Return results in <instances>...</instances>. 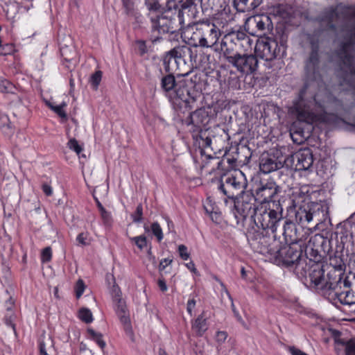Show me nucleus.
Wrapping results in <instances>:
<instances>
[{"instance_id": "obj_51", "label": "nucleus", "mask_w": 355, "mask_h": 355, "mask_svg": "<svg viewBox=\"0 0 355 355\" xmlns=\"http://www.w3.org/2000/svg\"><path fill=\"white\" fill-rule=\"evenodd\" d=\"M157 284H158V286H159V289L162 292H166L167 291L168 287L166 286V284L165 279L164 278V276H161L159 275V277L158 281H157Z\"/></svg>"}, {"instance_id": "obj_2", "label": "nucleus", "mask_w": 355, "mask_h": 355, "mask_svg": "<svg viewBox=\"0 0 355 355\" xmlns=\"http://www.w3.org/2000/svg\"><path fill=\"white\" fill-rule=\"evenodd\" d=\"M198 3L199 0H178L173 8H168L160 16L151 17L150 42H160L162 35L182 29L186 22L187 26H191V21L198 14Z\"/></svg>"}, {"instance_id": "obj_37", "label": "nucleus", "mask_w": 355, "mask_h": 355, "mask_svg": "<svg viewBox=\"0 0 355 355\" xmlns=\"http://www.w3.org/2000/svg\"><path fill=\"white\" fill-rule=\"evenodd\" d=\"M102 78V72L97 71L93 73L90 78L89 82L94 89H97Z\"/></svg>"}, {"instance_id": "obj_35", "label": "nucleus", "mask_w": 355, "mask_h": 355, "mask_svg": "<svg viewBox=\"0 0 355 355\" xmlns=\"http://www.w3.org/2000/svg\"><path fill=\"white\" fill-rule=\"evenodd\" d=\"M79 318L85 323H90L93 321V316L91 311L87 308H82L79 311Z\"/></svg>"}, {"instance_id": "obj_43", "label": "nucleus", "mask_w": 355, "mask_h": 355, "mask_svg": "<svg viewBox=\"0 0 355 355\" xmlns=\"http://www.w3.org/2000/svg\"><path fill=\"white\" fill-rule=\"evenodd\" d=\"M85 286L84 282L82 279H78L75 287L76 296L77 298H80L82 296L85 291Z\"/></svg>"}, {"instance_id": "obj_53", "label": "nucleus", "mask_w": 355, "mask_h": 355, "mask_svg": "<svg viewBox=\"0 0 355 355\" xmlns=\"http://www.w3.org/2000/svg\"><path fill=\"white\" fill-rule=\"evenodd\" d=\"M227 337V334L225 331H218L216 334V340L218 342L223 343Z\"/></svg>"}, {"instance_id": "obj_9", "label": "nucleus", "mask_w": 355, "mask_h": 355, "mask_svg": "<svg viewBox=\"0 0 355 355\" xmlns=\"http://www.w3.org/2000/svg\"><path fill=\"white\" fill-rule=\"evenodd\" d=\"M282 211L279 202H273L272 205H260L253 220L258 227L275 232L283 218Z\"/></svg>"}, {"instance_id": "obj_59", "label": "nucleus", "mask_w": 355, "mask_h": 355, "mask_svg": "<svg viewBox=\"0 0 355 355\" xmlns=\"http://www.w3.org/2000/svg\"><path fill=\"white\" fill-rule=\"evenodd\" d=\"M220 286L222 288V291L224 292L227 295V296L228 297V298L231 301H232V298L231 297V295L229 293V291H227V289L226 286H225V284L222 282H220Z\"/></svg>"}, {"instance_id": "obj_6", "label": "nucleus", "mask_w": 355, "mask_h": 355, "mask_svg": "<svg viewBox=\"0 0 355 355\" xmlns=\"http://www.w3.org/2000/svg\"><path fill=\"white\" fill-rule=\"evenodd\" d=\"M184 34L195 47L200 46L217 50L221 31L214 21L206 19L188 26Z\"/></svg>"}, {"instance_id": "obj_3", "label": "nucleus", "mask_w": 355, "mask_h": 355, "mask_svg": "<svg viewBox=\"0 0 355 355\" xmlns=\"http://www.w3.org/2000/svg\"><path fill=\"white\" fill-rule=\"evenodd\" d=\"M252 248L260 254L268 256V259L277 265L296 267L301 264L302 250L297 243L280 246L279 242L273 241L268 244V238L258 234L249 239Z\"/></svg>"}, {"instance_id": "obj_5", "label": "nucleus", "mask_w": 355, "mask_h": 355, "mask_svg": "<svg viewBox=\"0 0 355 355\" xmlns=\"http://www.w3.org/2000/svg\"><path fill=\"white\" fill-rule=\"evenodd\" d=\"M318 270L313 272L312 278L317 282L316 291L333 303L337 302L343 304H355V273L352 277H346L343 280L335 284L325 286L319 282L322 272Z\"/></svg>"}, {"instance_id": "obj_30", "label": "nucleus", "mask_w": 355, "mask_h": 355, "mask_svg": "<svg viewBox=\"0 0 355 355\" xmlns=\"http://www.w3.org/2000/svg\"><path fill=\"white\" fill-rule=\"evenodd\" d=\"M0 127L3 133L9 135L12 132L11 122L7 114L0 113Z\"/></svg>"}, {"instance_id": "obj_63", "label": "nucleus", "mask_w": 355, "mask_h": 355, "mask_svg": "<svg viewBox=\"0 0 355 355\" xmlns=\"http://www.w3.org/2000/svg\"><path fill=\"white\" fill-rule=\"evenodd\" d=\"M98 207L99 209V211L100 212L102 211L103 210H105V209L103 207V206L99 202H98Z\"/></svg>"}, {"instance_id": "obj_18", "label": "nucleus", "mask_w": 355, "mask_h": 355, "mask_svg": "<svg viewBox=\"0 0 355 355\" xmlns=\"http://www.w3.org/2000/svg\"><path fill=\"white\" fill-rule=\"evenodd\" d=\"M230 64L238 71L249 74L257 69L258 60L255 55L239 53Z\"/></svg>"}, {"instance_id": "obj_34", "label": "nucleus", "mask_w": 355, "mask_h": 355, "mask_svg": "<svg viewBox=\"0 0 355 355\" xmlns=\"http://www.w3.org/2000/svg\"><path fill=\"white\" fill-rule=\"evenodd\" d=\"M173 262V259L170 258L163 259L160 261L159 265V272L161 276L171 272L170 269H167L168 266H170Z\"/></svg>"}, {"instance_id": "obj_4", "label": "nucleus", "mask_w": 355, "mask_h": 355, "mask_svg": "<svg viewBox=\"0 0 355 355\" xmlns=\"http://www.w3.org/2000/svg\"><path fill=\"white\" fill-rule=\"evenodd\" d=\"M161 89L171 100H180L189 108L193 107L201 96V92L196 88V82L192 78L180 77L176 80L173 74L162 78Z\"/></svg>"}, {"instance_id": "obj_19", "label": "nucleus", "mask_w": 355, "mask_h": 355, "mask_svg": "<svg viewBox=\"0 0 355 355\" xmlns=\"http://www.w3.org/2000/svg\"><path fill=\"white\" fill-rule=\"evenodd\" d=\"M283 166V162L274 154L265 152L260 157L259 168L263 173H270L282 168Z\"/></svg>"}, {"instance_id": "obj_52", "label": "nucleus", "mask_w": 355, "mask_h": 355, "mask_svg": "<svg viewBox=\"0 0 355 355\" xmlns=\"http://www.w3.org/2000/svg\"><path fill=\"white\" fill-rule=\"evenodd\" d=\"M220 0H201V2L202 4H205V2H207L208 7L214 10L215 8L217 7L218 3H219Z\"/></svg>"}, {"instance_id": "obj_46", "label": "nucleus", "mask_w": 355, "mask_h": 355, "mask_svg": "<svg viewBox=\"0 0 355 355\" xmlns=\"http://www.w3.org/2000/svg\"><path fill=\"white\" fill-rule=\"evenodd\" d=\"M51 259V249L50 247H46L43 249L42 252V261L44 262H48Z\"/></svg>"}, {"instance_id": "obj_45", "label": "nucleus", "mask_w": 355, "mask_h": 355, "mask_svg": "<svg viewBox=\"0 0 355 355\" xmlns=\"http://www.w3.org/2000/svg\"><path fill=\"white\" fill-rule=\"evenodd\" d=\"M101 216L105 225H110L112 221V216L107 211L103 210L101 211Z\"/></svg>"}, {"instance_id": "obj_40", "label": "nucleus", "mask_w": 355, "mask_h": 355, "mask_svg": "<svg viewBox=\"0 0 355 355\" xmlns=\"http://www.w3.org/2000/svg\"><path fill=\"white\" fill-rule=\"evenodd\" d=\"M67 146L68 147L71 149V150H73V151H75L76 153V154L80 156V153L82 152L83 150V148L81 146H80L77 141V140L76 139H71L68 144H67Z\"/></svg>"}, {"instance_id": "obj_49", "label": "nucleus", "mask_w": 355, "mask_h": 355, "mask_svg": "<svg viewBox=\"0 0 355 355\" xmlns=\"http://www.w3.org/2000/svg\"><path fill=\"white\" fill-rule=\"evenodd\" d=\"M137 48L139 51L140 55H144L148 52V49L146 47V42L144 40H139L137 42Z\"/></svg>"}, {"instance_id": "obj_31", "label": "nucleus", "mask_w": 355, "mask_h": 355, "mask_svg": "<svg viewBox=\"0 0 355 355\" xmlns=\"http://www.w3.org/2000/svg\"><path fill=\"white\" fill-rule=\"evenodd\" d=\"M171 55H173L171 53V51H169L166 53L163 60L165 70L168 72L173 70L175 67L178 68L179 66V64H178V60H176V58H173V57L170 59H167L169 58L168 57H171Z\"/></svg>"}, {"instance_id": "obj_24", "label": "nucleus", "mask_w": 355, "mask_h": 355, "mask_svg": "<svg viewBox=\"0 0 355 355\" xmlns=\"http://www.w3.org/2000/svg\"><path fill=\"white\" fill-rule=\"evenodd\" d=\"M171 53L173 55L169 56L168 59L171 58H176L178 60V64H180L181 62L186 63L187 60H190V61L193 59V51L192 49L185 45L178 46L171 50Z\"/></svg>"}, {"instance_id": "obj_58", "label": "nucleus", "mask_w": 355, "mask_h": 355, "mask_svg": "<svg viewBox=\"0 0 355 355\" xmlns=\"http://www.w3.org/2000/svg\"><path fill=\"white\" fill-rule=\"evenodd\" d=\"M232 311L234 312V316L236 318V319L240 322H241L242 324H244V322L241 318V316L239 315V312L236 310L235 309V306H234V304H233V302H232Z\"/></svg>"}, {"instance_id": "obj_50", "label": "nucleus", "mask_w": 355, "mask_h": 355, "mask_svg": "<svg viewBox=\"0 0 355 355\" xmlns=\"http://www.w3.org/2000/svg\"><path fill=\"white\" fill-rule=\"evenodd\" d=\"M112 295H113V299H114V302L121 300V292L120 288L118 286H113Z\"/></svg>"}, {"instance_id": "obj_44", "label": "nucleus", "mask_w": 355, "mask_h": 355, "mask_svg": "<svg viewBox=\"0 0 355 355\" xmlns=\"http://www.w3.org/2000/svg\"><path fill=\"white\" fill-rule=\"evenodd\" d=\"M143 215V207L141 204H139L136 209V211L135 214L132 215L133 221L135 223H139L141 221Z\"/></svg>"}, {"instance_id": "obj_41", "label": "nucleus", "mask_w": 355, "mask_h": 355, "mask_svg": "<svg viewBox=\"0 0 355 355\" xmlns=\"http://www.w3.org/2000/svg\"><path fill=\"white\" fill-rule=\"evenodd\" d=\"M123 5L125 10V12L128 15H136L134 11V3L132 0H122Z\"/></svg>"}, {"instance_id": "obj_8", "label": "nucleus", "mask_w": 355, "mask_h": 355, "mask_svg": "<svg viewBox=\"0 0 355 355\" xmlns=\"http://www.w3.org/2000/svg\"><path fill=\"white\" fill-rule=\"evenodd\" d=\"M319 94H316L314 97L315 104L320 109L318 112H312L309 107L306 105L302 101H299L291 108V113L300 121L313 123L322 119V113L325 112L327 109L336 112L343 110V104L339 100L329 98V102L326 105L324 103H322L319 101Z\"/></svg>"}, {"instance_id": "obj_61", "label": "nucleus", "mask_w": 355, "mask_h": 355, "mask_svg": "<svg viewBox=\"0 0 355 355\" xmlns=\"http://www.w3.org/2000/svg\"><path fill=\"white\" fill-rule=\"evenodd\" d=\"M160 5L157 2L149 5V9L152 10H157L159 8Z\"/></svg>"}, {"instance_id": "obj_33", "label": "nucleus", "mask_w": 355, "mask_h": 355, "mask_svg": "<svg viewBox=\"0 0 355 355\" xmlns=\"http://www.w3.org/2000/svg\"><path fill=\"white\" fill-rule=\"evenodd\" d=\"M87 332L89 334L91 338L94 340L102 349H103L106 344L105 342L103 340V335L101 333L96 332L92 329H88Z\"/></svg>"}, {"instance_id": "obj_11", "label": "nucleus", "mask_w": 355, "mask_h": 355, "mask_svg": "<svg viewBox=\"0 0 355 355\" xmlns=\"http://www.w3.org/2000/svg\"><path fill=\"white\" fill-rule=\"evenodd\" d=\"M286 39L282 36L279 42L270 37L258 40L255 46L256 56L271 61L279 56H283L286 49Z\"/></svg>"}, {"instance_id": "obj_47", "label": "nucleus", "mask_w": 355, "mask_h": 355, "mask_svg": "<svg viewBox=\"0 0 355 355\" xmlns=\"http://www.w3.org/2000/svg\"><path fill=\"white\" fill-rule=\"evenodd\" d=\"M178 251L180 257L183 260H187L189 258V254L187 252V248L184 245H180L178 247Z\"/></svg>"}, {"instance_id": "obj_48", "label": "nucleus", "mask_w": 355, "mask_h": 355, "mask_svg": "<svg viewBox=\"0 0 355 355\" xmlns=\"http://www.w3.org/2000/svg\"><path fill=\"white\" fill-rule=\"evenodd\" d=\"M205 210L207 214L210 216L211 219L214 222H218V220L220 218V214L216 211L212 209H208L207 206H205Z\"/></svg>"}, {"instance_id": "obj_21", "label": "nucleus", "mask_w": 355, "mask_h": 355, "mask_svg": "<svg viewBox=\"0 0 355 355\" xmlns=\"http://www.w3.org/2000/svg\"><path fill=\"white\" fill-rule=\"evenodd\" d=\"M217 49L214 51L221 53L229 63H231L240 53V51H238L226 34L223 35L220 44L218 43Z\"/></svg>"}, {"instance_id": "obj_57", "label": "nucleus", "mask_w": 355, "mask_h": 355, "mask_svg": "<svg viewBox=\"0 0 355 355\" xmlns=\"http://www.w3.org/2000/svg\"><path fill=\"white\" fill-rule=\"evenodd\" d=\"M86 235H85L83 233H80L78 235L76 240L80 244L86 245Z\"/></svg>"}, {"instance_id": "obj_12", "label": "nucleus", "mask_w": 355, "mask_h": 355, "mask_svg": "<svg viewBox=\"0 0 355 355\" xmlns=\"http://www.w3.org/2000/svg\"><path fill=\"white\" fill-rule=\"evenodd\" d=\"M245 186V179L241 171L229 175L224 180L222 179L218 189L227 197L224 198L225 205H227L229 202L236 198L239 193H243Z\"/></svg>"}, {"instance_id": "obj_10", "label": "nucleus", "mask_w": 355, "mask_h": 355, "mask_svg": "<svg viewBox=\"0 0 355 355\" xmlns=\"http://www.w3.org/2000/svg\"><path fill=\"white\" fill-rule=\"evenodd\" d=\"M329 219V206L324 202H311L300 207L295 213L296 222L302 225L313 223L315 226Z\"/></svg>"}, {"instance_id": "obj_14", "label": "nucleus", "mask_w": 355, "mask_h": 355, "mask_svg": "<svg viewBox=\"0 0 355 355\" xmlns=\"http://www.w3.org/2000/svg\"><path fill=\"white\" fill-rule=\"evenodd\" d=\"M245 29L252 35L261 37L272 33L273 24L268 15H257L246 19Z\"/></svg>"}, {"instance_id": "obj_26", "label": "nucleus", "mask_w": 355, "mask_h": 355, "mask_svg": "<svg viewBox=\"0 0 355 355\" xmlns=\"http://www.w3.org/2000/svg\"><path fill=\"white\" fill-rule=\"evenodd\" d=\"M39 347L40 355H53L54 354L53 340L49 335H44L42 337Z\"/></svg>"}, {"instance_id": "obj_20", "label": "nucleus", "mask_w": 355, "mask_h": 355, "mask_svg": "<svg viewBox=\"0 0 355 355\" xmlns=\"http://www.w3.org/2000/svg\"><path fill=\"white\" fill-rule=\"evenodd\" d=\"M226 35L238 51H248L252 49L253 41L245 32L231 31Z\"/></svg>"}, {"instance_id": "obj_25", "label": "nucleus", "mask_w": 355, "mask_h": 355, "mask_svg": "<svg viewBox=\"0 0 355 355\" xmlns=\"http://www.w3.org/2000/svg\"><path fill=\"white\" fill-rule=\"evenodd\" d=\"M311 52L306 62V71L309 74H314L316 72L319 63L318 44L313 41L311 42Z\"/></svg>"}, {"instance_id": "obj_32", "label": "nucleus", "mask_w": 355, "mask_h": 355, "mask_svg": "<svg viewBox=\"0 0 355 355\" xmlns=\"http://www.w3.org/2000/svg\"><path fill=\"white\" fill-rule=\"evenodd\" d=\"M16 91L15 86L9 80L1 78H0V92L2 93H15Z\"/></svg>"}, {"instance_id": "obj_13", "label": "nucleus", "mask_w": 355, "mask_h": 355, "mask_svg": "<svg viewBox=\"0 0 355 355\" xmlns=\"http://www.w3.org/2000/svg\"><path fill=\"white\" fill-rule=\"evenodd\" d=\"M257 199L253 194L243 193L239 197L230 200L231 206L235 209L234 215L237 218H245L248 216L254 218L259 205H257Z\"/></svg>"}, {"instance_id": "obj_22", "label": "nucleus", "mask_w": 355, "mask_h": 355, "mask_svg": "<svg viewBox=\"0 0 355 355\" xmlns=\"http://www.w3.org/2000/svg\"><path fill=\"white\" fill-rule=\"evenodd\" d=\"M296 160L295 168L298 171L308 170L313 163V154L309 148L300 149L293 155Z\"/></svg>"}, {"instance_id": "obj_7", "label": "nucleus", "mask_w": 355, "mask_h": 355, "mask_svg": "<svg viewBox=\"0 0 355 355\" xmlns=\"http://www.w3.org/2000/svg\"><path fill=\"white\" fill-rule=\"evenodd\" d=\"M338 247L340 249V253H341L344 248L343 244L340 243ZM318 270H321L320 272H322V277L319 279V282H320L321 284H325V286H329L334 284H335L336 283H338L343 280L346 277L345 275V264L338 250L334 257H330L329 265L327 266L326 268L324 266L319 263H315L311 266L309 277L311 286L315 290L317 282L313 281L312 275L314 272L318 271Z\"/></svg>"}, {"instance_id": "obj_23", "label": "nucleus", "mask_w": 355, "mask_h": 355, "mask_svg": "<svg viewBox=\"0 0 355 355\" xmlns=\"http://www.w3.org/2000/svg\"><path fill=\"white\" fill-rule=\"evenodd\" d=\"M336 343V350H344L345 355H355V339L345 340L340 338V332L332 330Z\"/></svg>"}, {"instance_id": "obj_60", "label": "nucleus", "mask_w": 355, "mask_h": 355, "mask_svg": "<svg viewBox=\"0 0 355 355\" xmlns=\"http://www.w3.org/2000/svg\"><path fill=\"white\" fill-rule=\"evenodd\" d=\"M187 267L193 272L197 273V269L195 267V264L193 261H191L186 264Z\"/></svg>"}, {"instance_id": "obj_17", "label": "nucleus", "mask_w": 355, "mask_h": 355, "mask_svg": "<svg viewBox=\"0 0 355 355\" xmlns=\"http://www.w3.org/2000/svg\"><path fill=\"white\" fill-rule=\"evenodd\" d=\"M209 148H200V153L202 157V168H208L210 166V168L207 170V173L211 174L216 170H223V165L224 164L225 160L229 164L230 168H234L236 166V160L234 159H220L218 157L214 156L209 153Z\"/></svg>"}, {"instance_id": "obj_29", "label": "nucleus", "mask_w": 355, "mask_h": 355, "mask_svg": "<svg viewBox=\"0 0 355 355\" xmlns=\"http://www.w3.org/2000/svg\"><path fill=\"white\" fill-rule=\"evenodd\" d=\"M239 9L242 11H249L258 7L261 3V0H236Z\"/></svg>"}, {"instance_id": "obj_16", "label": "nucleus", "mask_w": 355, "mask_h": 355, "mask_svg": "<svg viewBox=\"0 0 355 355\" xmlns=\"http://www.w3.org/2000/svg\"><path fill=\"white\" fill-rule=\"evenodd\" d=\"M280 192V187L272 180L261 182L255 189L254 196L260 205L266 204L272 205L273 202H277L274 198Z\"/></svg>"}, {"instance_id": "obj_64", "label": "nucleus", "mask_w": 355, "mask_h": 355, "mask_svg": "<svg viewBox=\"0 0 355 355\" xmlns=\"http://www.w3.org/2000/svg\"><path fill=\"white\" fill-rule=\"evenodd\" d=\"M47 105L49 107L51 110H53V108L56 107V105H53L52 103L48 102Z\"/></svg>"}, {"instance_id": "obj_28", "label": "nucleus", "mask_w": 355, "mask_h": 355, "mask_svg": "<svg viewBox=\"0 0 355 355\" xmlns=\"http://www.w3.org/2000/svg\"><path fill=\"white\" fill-rule=\"evenodd\" d=\"M207 320L203 313L199 315L192 324V329L198 336H202L207 330Z\"/></svg>"}, {"instance_id": "obj_38", "label": "nucleus", "mask_w": 355, "mask_h": 355, "mask_svg": "<svg viewBox=\"0 0 355 355\" xmlns=\"http://www.w3.org/2000/svg\"><path fill=\"white\" fill-rule=\"evenodd\" d=\"M285 10L282 5L277 4L276 6H272L269 9V14L274 15L275 17H283L284 14Z\"/></svg>"}, {"instance_id": "obj_55", "label": "nucleus", "mask_w": 355, "mask_h": 355, "mask_svg": "<svg viewBox=\"0 0 355 355\" xmlns=\"http://www.w3.org/2000/svg\"><path fill=\"white\" fill-rule=\"evenodd\" d=\"M42 191L47 196H50L52 195L53 193V190H52V188L50 185H49L48 184H42Z\"/></svg>"}, {"instance_id": "obj_54", "label": "nucleus", "mask_w": 355, "mask_h": 355, "mask_svg": "<svg viewBox=\"0 0 355 355\" xmlns=\"http://www.w3.org/2000/svg\"><path fill=\"white\" fill-rule=\"evenodd\" d=\"M196 306V300L194 299L189 300L187 302V312L191 315L192 311Z\"/></svg>"}, {"instance_id": "obj_36", "label": "nucleus", "mask_w": 355, "mask_h": 355, "mask_svg": "<svg viewBox=\"0 0 355 355\" xmlns=\"http://www.w3.org/2000/svg\"><path fill=\"white\" fill-rule=\"evenodd\" d=\"M132 241L141 250L147 246V239L146 236L141 235L135 237L130 238Z\"/></svg>"}, {"instance_id": "obj_27", "label": "nucleus", "mask_w": 355, "mask_h": 355, "mask_svg": "<svg viewBox=\"0 0 355 355\" xmlns=\"http://www.w3.org/2000/svg\"><path fill=\"white\" fill-rule=\"evenodd\" d=\"M117 302L116 307V312L118 315L121 322L125 326L126 330L130 328V318L127 312V308L122 300L116 301Z\"/></svg>"}, {"instance_id": "obj_15", "label": "nucleus", "mask_w": 355, "mask_h": 355, "mask_svg": "<svg viewBox=\"0 0 355 355\" xmlns=\"http://www.w3.org/2000/svg\"><path fill=\"white\" fill-rule=\"evenodd\" d=\"M209 122L208 112L205 108H200L191 112L187 119V125H192L193 127L199 129L200 133V137L202 139V148H211V139L209 136L203 137L202 128H205Z\"/></svg>"}, {"instance_id": "obj_56", "label": "nucleus", "mask_w": 355, "mask_h": 355, "mask_svg": "<svg viewBox=\"0 0 355 355\" xmlns=\"http://www.w3.org/2000/svg\"><path fill=\"white\" fill-rule=\"evenodd\" d=\"M289 351L292 355H308L306 353L301 351L300 349H297L294 347H290Z\"/></svg>"}, {"instance_id": "obj_62", "label": "nucleus", "mask_w": 355, "mask_h": 355, "mask_svg": "<svg viewBox=\"0 0 355 355\" xmlns=\"http://www.w3.org/2000/svg\"><path fill=\"white\" fill-rule=\"evenodd\" d=\"M241 276H242V277H243V278H245V276H246V272H245V268H241Z\"/></svg>"}, {"instance_id": "obj_42", "label": "nucleus", "mask_w": 355, "mask_h": 355, "mask_svg": "<svg viewBox=\"0 0 355 355\" xmlns=\"http://www.w3.org/2000/svg\"><path fill=\"white\" fill-rule=\"evenodd\" d=\"M67 106L65 102H62L60 105H56L53 108V111L56 113L62 119H67V114L64 108Z\"/></svg>"}, {"instance_id": "obj_39", "label": "nucleus", "mask_w": 355, "mask_h": 355, "mask_svg": "<svg viewBox=\"0 0 355 355\" xmlns=\"http://www.w3.org/2000/svg\"><path fill=\"white\" fill-rule=\"evenodd\" d=\"M151 231L157 237L158 241H161L163 239L162 230L158 223L155 222L151 225Z\"/></svg>"}, {"instance_id": "obj_1", "label": "nucleus", "mask_w": 355, "mask_h": 355, "mask_svg": "<svg viewBox=\"0 0 355 355\" xmlns=\"http://www.w3.org/2000/svg\"><path fill=\"white\" fill-rule=\"evenodd\" d=\"M322 24L329 29H335L336 23L345 24L343 30L345 40L337 51V56L340 62V70L338 76L342 79L340 85H349L355 92V6L336 7L327 9L321 20Z\"/></svg>"}]
</instances>
